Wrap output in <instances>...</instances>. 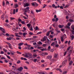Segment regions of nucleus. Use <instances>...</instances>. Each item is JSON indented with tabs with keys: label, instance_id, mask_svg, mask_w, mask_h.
Masks as SVG:
<instances>
[{
	"label": "nucleus",
	"instance_id": "nucleus-37",
	"mask_svg": "<svg viewBox=\"0 0 74 74\" xmlns=\"http://www.w3.org/2000/svg\"><path fill=\"white\" fill-rule=\"evenodd\" d=\"M69 22H73V20L71 19H69Z\"/></svg>",
	"mask_w": 74,
	"mask_h": 74
},
{
	"label": "nucleus",
	"instance_id": "nucleus-2",
	"mask_svg": "<svg viewBox=\"0 0 74 74\" xmlns=\"http://www.w3.org/2000/svg\"><path fill=\"white\" fill-rule=\"evenodd\" d=\"M67 62V60L66 59L65 60L62 62V64L64 66L66 65V64Z\"/></svg>",
	"mask_w": 74,
	"mask_h": 74
},
{
	"label": "nucleus",
	"instance_id": "nucleus-49",
	"mask_svg": "<svg viewBox=\"0 0 74 74\" xmlns=\"http://www.w3.org/2000/svg\"><path fill=\"white\" fill-rule=\"evenodd\" d=\"M55 25H56V24L54 23L53 24V25H52V26H53L54 27H55V26H56Z\"/></svg>",
	"mask_w": 74,
	"mask_h": 74
},
{
	"label": "nucleus",
	"instance_id": "nucleus-25",
	"mask_svg": "<svg viewBox=\"0 0 74 74\" xmlns=\"http://www.w3.org/2000/svg\"><path fill=\"white\" fill-rule=\"evenodd\" d=\"M73 63V62L72 61H71L69 63V65H71Z\"/></svg>",
	"mask_w": 74,
	"mask_h": 74
},
{
	"label": "nucleus",
	"instance_id": "nucleus-54",
	"mask_svg": "<svg viewBox=\"0 0 74 74\" xmlns=\"http://www.w3.org/2000/svg\"><path fill=\"white\" fill-rule=\"evenodd\" d=\"M37 59H35L34 60V62H36L37 61Z\"/></svg>",
	"mask_w": 74,
	"mask_h": 74
},
{
	"label": "nucleus",
	"instance_id": "nucleus-5",
	"mask_svg": "<svg viewBox=\"0 0 74 74\" xmlns=\"http://www.w3.org/2000/svg\"><path fill=\"white\" fill-rule=\"evenodd\" d=\"M8 45H9V47L12 49H13L12 48V45L10 44V43H7Z\"/></svg>",
	"mask_w": 74,
	"mask_h": 74
},
{
	"label": "nucleus",
	"instance_id": "nucleus-6",
	"mask_svg": "<svg viewBox=\"0 0 74 74\" xmlns=\"http://www.w3.org/2000/svg\"><path fill=\"white\" fill-rule=\"evenodd\" d=\"M23 69V67H20V68L18 69L17 70L18 71H22V70Z\"/></svg>",
	"mask_w": 74,
	"mask_h": 74
},
{
	"label": "nucleus",
	"instance_id": "nucleus-53",
	"mask_svg": "<svg viewBox=\"0 0 74 74\" xmlns=\"http://www.w3.org/2000/svg\"><path fill=\"white\" fill-rule=\"evenodd\" d=\"M9 51L11 53H14V51L12 50H10Z\"/></svg>",
	"mask_w": 74,
	"mask_h": 74
},
{
	"label": "nucleus",
	"instance_id": "nucleus-48",
	"mask_svg": "<svg viewBox=\"0 0 74 74\" xmlns=\"http://www.w3.org/2000/svg\"><path fill=\"white\" fill-rule=\"evenodd\" d=\"M23 2L24 4H25V3H26V0H23Z\"/></svg>",
	"mask_w": 74,
	"mask_h": 74
},
{
	"label": "nucleus",
	"instance_id": "nucleus-41",
	"mask_svg": "<svg viewBox=\"0 0 74 74\" xmlns=\"http://www.w3.org/2000/svg\"><path fill=\"white\" fill-rule=\"evenodd\" d=\"M6 56H7V58H8L9 59H11V58H10V57L9 56H8L7 55H6Z\"/></svg>",
	"mask_w": 74,
	"mask_h": 74
},
{
	"label": "nucleus",
	"instance_id": "nucleus-31",
	"mask_svg": "<svg viewBox=\"0 0 74 74\" xmlns=\"http://www.w3.org/2000/svg\"><path fill=\"white\" fill-rule=\"evenodd\" d=\"M38 30V27L37 26H36L35 28V30Z\"/></svg>",
	"mask_w": 74,
	"mask_h": 74
},
{
	"label": "nucleus",
	"instance_id": "nucleus-11",
	"mask_svg": "<svg viewBox=\"0 0 74 74\" xmlns=\"http://www.w3.org/2000/svg\"><path fill=\"white\" fill-rule=\"evenodd\" d=\"M28 54H27V53H26V54H25V55H24V57H25V58H29V56H28Z\"/></svg>",
	"mask_w": 74,
	"mask_h": 74
},
{
	"label": "nucleus",
	"instance_id": "nucleus-43",
	"mask_svg": "<svg viewBox=\"0 0 74 74\" xmlns=\"http://www.w3.org/2000/svg\"><path fill=\"white\" fill-rule=\"evenodd\" d=\"M13 14H15V9H14L13 11Z\"/></svg>",
	"mask_w": 74,
	"mask_h": 74
},
{
	"label": "nucleus",
	"instance_id": "nucleus-8",
	"mask_svg": "<svg viewBox=\"0 0 74 74\" xmlns=\"http://www.w3.org/2000/svg\"><path fill=\"white\" fill-rule=\"evenodd\" d=\"M1 30L2 31V32L3 33H5V29H4V28H1Z\"/></svg>",
	"mask_w": 74,
	"mask_h": 74
},
{
	"label": "nucleus",
	"instance_id": "nucleus-15",
	"mask_svg": "<svg viewBox=\"0 0 74 74\" xmlns=\"http://www.w3.org/2000/svg\"><path fill=\"white\" fill-rule=\"evenodd\" d=\"M29 5L28 4V3H26L25 4H24L23 5L25 7H27V6H28Z\"/></svg>",
	"mask_w": 74,
	"mask_h": 74
},
{
	"label": "nucleus",
	"instance_id": "nucleus-45",
	"mask_svg": "<svg viewBox=\"0 0 74 74\" xmlns=\"http://www.w3.org/2000/svg\"><path fill=\"white\" fill-rule=\"evenodd\" d=\"M49 35V32H48L46 35L47 36H48Z\"/></svg>",
	"mask_w": 74,
	"mask_h": 74
},
{
	"label": "nucleus",
	"instance_id": "nucleus-24",
	"mask_svg": "<svg viewBox=\"0 0 74 74\" xmlns=\"http://www.w3.org/2000/svg\"><path fill=\"white\" fill-rule=\"evenodd\" d=\"M27 26L28 27V28H30V24H27Z\"/></svg>",
	"mask_w": 74,
	"mask_h": 74
},
{
	"label": "nucleus",
	"instance_id": "nucleus-10",
	"mask_svg": "<svg viewBox=\"0 0 74 74\" xmlns=\"http://www.w3.org/2000/svg\"><path fill=\"white\" fill-rule=\"evenodd\" d=\"M4 14H3L1 16V19H2V20H3L4 21Z\"/></svg>",
	"mask_w": 74,
	"mask_h": 74
},
{
	"label": "nucleus",
	"instance_id": "nucleus-39",
	"mask_svg": "<svg viewBox=\"0 0 74 74\" xmlns=\"http://www.w3.org/2000/svg\"><path fill=\"white\" fill-rule=\"evenodd\" d=\"M10 4V3H9V2L8 1H6V5H7V4Z\"/></svg>",
	"mask_w": 74,
	"mask_h": 74
},
{
	"label": "nucleus",
	"instance_id": "nucleus-34",
	"mask_svg": "<svg viewBox=\"0 0 74 74\" xmlns=\"http://www.w3.org/2000/svg\"><path fill=\"white\" fill-rule=\"evenodd\" d=\"M3 50L4 51V52H7V50L5 49L4 48L3 49Z\"/></svg>",
	"mask_w": 74,
	"mask_h": 74
},
{
	"label": "nucleus",
	"instance_id": "nucleus-29",
	"mask_svg": "<svg viewBox=\"0 0 74 74\" xmlns=\"http://www.w3.org/2000/svg\"><path fill=\"white\" fill-rule=\"evenodd\" d=\"M41 74H47V72H42L41 73Z\"/></svg>",
	"mask_w": 74,
	"mask_h": 74
},
{
	"label": "nucleus",
	"instance_id": "nucleus-7",
	"mask_svg": "<svg viewBox=\"0 0 74 74\" xmlns=\"http://www.w3.org/2000/svg\"><path fill=\"white\" fill-rule=\"evenodd\" d=\"M57 43V42H52L51 44V46H53L54 45H56Z\"/></svg>",
	"mask_w": 74,
	"mask_h": 74
},
{
	"label": "nucleus",
	"instance_id": "nucleus-57",
	"mask_svg": "<svg viewBox=\"0 0 74 74\" xmlns=\"http://www.w3.org/2000/svg\"><path fill=\"white\" fill-rule=\"evenodd\" d=\"M9 64L10 65L9 66V67H10L11 66V65H12V64L11 63H9Z\"/></svg>",
	"mask_w": 74,
	"mask_h": 74
},
{
	"label": "nucleus",
	"instance_id": "nucleus-61",
	"mask_svg": "<svg viewBox=\"0 0 74 74\" xmlns=\"http://www.w3.org/2000/svg\"><path fill=\"white\" fill-rule=\"evenodd\" d=\"M59 20V18H56V21H57V22Z\"/></svg>",
	"mask_w": 74,
	"mask_h": 74
},
{
	"label": "nucleus",
	"instance_id": "nucleus-27",
	"mask_svg": "<svg viewBox=\"0 0 74 74\" xmlns=\"http://www.w3.org/2000/svg\"><path fill=\"white\" fill-rule=\"evenodd\" d=\"M69 26L66 25L65 26V28H67V29H70V28Z\"/></svg>",
	"mask_w": 74,
	"mask_h": 74
},
{
	"label": "nucleus",
	"instance_id": "nucleus-44",
	"mask_svg": "<svg viewBox=\"0 0 74 74\" xmlns=\"http://www.w3.org/2000/svg\"><path fill=\"white\" fill-rule=\"evenodd\" d=\"M52 7L53 8H55V5L54 4H53L52 5Z\"/></svg>",
	"mask_w": 74,
	"mask_h": 74
},
{
	"label": "nucleus",
	"instance_id": "nucleus-64",
	"mask_svg": "<svg viewBox=\"0 0 74 74\" xmlns=\"http://www.w3.org/2000/svg\"><path fill=\"white\" fill-rule=\"evenodd\" d=\"M4 61L5 63H8V61L6 60H5Z\"/></svg>",
	"mask_w": 74,
	"mask_h": 74
},
{
	"label": "nucleus",
	"instance_id": "nucleus-17",
	"mask_svg": "<svg viewBox=\"0 0 74 74\" xmlns=\"http://www.w3.org/2000/svg\"><path fill=\"white\" fill-rule=\"evenodd\" d=\"M12 39V37H10L9 38H7V40H11Z\"/></svg>",
	"mask_w": 74,
	"mask_h": 74
},
{
	"label": "nucleus",
	"instance_id": "nucleus-1",
	"mask_svg": "<svg viewBox=\"0 0 74 74\" xmlns=\"http://www.w3.org/2000/svg\"><path fill=\"white\" fill-rule=\"evenodd\" d=\"M25 12H28L29 13H30V11L29 10V7H27L26 8H25Z\"/></svg>",
	"mask_w": 74,
	"mask_h": 74
},
{
	"label": "nucleus",
	"instance_id": "nucleus-26",
	"mask_svg": "<svg viewBox=\"0 0 74 74\" xmlns=\"http://www.w3.org/2000/svg\"><path fill=\"white\" fill-rule=\"evenodd\" d=\"M71 40H73V39L74 38V36L73 35H72V36H71Z\"/></svg>",
	"mask_w": 74,
	"mask_h": 74
},
{
	"label": "nucleus",
	"instance_id": "nucleus-28",
	"mask_svg": "<svg viewBox=\"0 0 74 74\" xmlns=\"http://www.w3.org/2000/svg\"><path fill=\"white\" fill-rule=\"evenodd\" d=\"M60 48L61 49H63L64 48V47H63V46L62 45L60 46Z\"/></svg>",
	"mask_w": 74,
	"mask_h": 74
},
{
	"label": "nucleus",
	"instance_id": "nucleus-58",
	"mask_svg": "<svg viewBox=\"0 0 74 74\" xmlns=\"http://www.w3.org/2000/svg\"><path fill=\"white\" fill-rule=\"evenodd\" d=\"M18 21L20 22H22V20H21V19L18 18Z\"/></svg>",
	"mask_w": 74,
	"mask_h": 74
},
{
	"label": "nucleus",
	"instance_id": "nucleus-20",
	"mask_svg": "<svg viewBox=\"0 0 74 74\" xmlns=\"http://www.w3.org/2000/svg\"><path fill=\"white\" fill-rule=\"evenodd\" d=\"M23 43H21L18 44V46H19L20 47H21V46H22V45H23Z\"/></svg>",
	"mask_w": 74,
	"mask_h": 74
},
{
	"label": "nucleus",
	"instance_id": "nucleus-14",
	"mask_svg": "<svg viewBox=\"0 0 74 74\" xmlns=\"http://www.w3.org/2000/svg\"><path fill=\"white\" fill-rule=\"evenodd\" d=\"M61 40L62 42H63L64 41V40L63 39V36H62L61 37Z\"/></svg>",
	"mask_w": 74,
	"mask_h": 74
},
{
	"label": "nucleus",
	"instance_id": "nucleus-56",
	"mask_svg": "<svg viewBox=\"0 0 74 74\" xmlns=\"http://www.w3.org/2000/svg\"><path fill=\"white\" fill-rule=\"evenodd\" d=\"M29 35H33V33H32V32H30L29 33Z\"/></svg>",
	"mask_w": 74,
	"mask_h": 74
},
{
	"label": "nucleus",
	"instance_id": "nucleus-38",
	"mask_svg": "<svg viewBox=\"0 0 74 74\" xmlns=\"http://www.w3.org/2000/svg\"><path fill=\"white\" fill-rule=\"evenodd\" d=\"M42 45L43 47H45L47 46V44H44Z\"/></svg>",
	"mask_w": 74,
	"mask_h": 74
},
{
	"label": "nucleus",
	"instance_id": "nucleus-19",
	"mask_svg": "<svg viewBox=\"0 0 74 74\" xmlns=\"http://www.w3.org/2000/svg\"><path fill=\"white\" fill-rule=\"evenodd\" d=\"M63 26H64L63 25H62V26L60 25H59V28H62V27H63Z\"/></svg>",
	"mask_w": 74,
	"mask_h": 74
},
{
	"label": "nucleus",
	"instance_id": "nucleus-22",
	"mask_svg": "<svg viewBox=\"0 0 74 74\" xmlns=\"http://www.w3.org/2000/svg\"><path fill=\"white\" fill-rule=\"evenodd\" d=\"M31 12L32 15H34V11H33V10H31Z\"/></svg>",
	"mask_w": 74,
	"mask_h": 74
},
{
	"label": "nucleus",
	"instance_id": "nucleus-32",
	"mask_svg": "<svg viewBox=\"0 0 74 74\" xmlns=\"http://www.w3.org/2000/svg\"><path fill=\"white\" fill-rule=\"evenodd\" d=\"M57 55H56V54H54V58H57Z\"/></svg>",
	"mask_w": 74,
	"mask_h": 74
},
{
	"label": "nucleus",
	"instance_id": "nucleus-21",
	"mask_svg": "<svg viewBox=\"0 0 74 74\" xmlns=\"http://www.w3.org/2000/svg\"><path fill=\"white\" fill-rule=\"evenodd\" d=\"M36 12H41V10H36Z\"/></svg>",
	"mask_w": 74,
	"mask_h": 74
},
{
	"label": "nucleus",
	"instance_id": "nucleus-4",
	"mask_svg": "<svg viewBox=\"0 0 74 74\" xmlns=\"http://www.w3.org/2000/svg\"><path fill=\"white\" fill-rule=\"evenodd\" d=\"M52 56L51 55H49L47 57L46 59L50 60L52 58Z\"/></svg>",
	"mask_w": 74,
	"mask_h": 74
},
{
	"label": "nucleus",
	"instance_id": "nucleus-30",
	"mask_svg": "<svg viewBox=\"0 0 74 74\" xmlns=\"http://www.w3.org/2000/svg\"><path fill=\"white\" fill-rule=\"evenodd\" d=\"M38 44H39V45L40 44V45H42V43L40 41L39 42H38Z\"/></svg>",
	"mask_w": 74,
	"mask_h": 74
},
{
	"label": "nucleus",
	"instance_id": "nucleus-55",
	"mask_svg": "<svg viewBox=\"0 0 74 74\" xmlns=\"http://www.w3.org/2000/svg\"><path fill=\"white\" fill-rule=\"evenodd\" d=\"M15 36H16V37H21V36L18 35H16Z\"/></svg>",
	"mask_w": 74,
	"mask_h": 74
},
{
	"label": "nucleus",
	"instance_id": "nucleus-47",
	"mask_svg": "<svg viewBox=\"0 0 74 74\" xmlns=\"http://www.w3.org/2000/svg\"><path fill=\"white\" fill-rule=\"evenodd\" d=\"M37 1H38V2H39L40 4H41V1L40 0H37Z\"/></svg>",
	"mask_w": 74,
	"mask_h": 74
},
{
	"label": "nucleus",
	"instance_id": "nucleus-13",
	"mask_svg": "<svg viewBox=\"0 0 74 74\" xmlns=\"http://www.w3.org/2000/svg\"><path fill=\"white\" fill-rule=\"evenodd\" d=\"M33 40V38H27L25 40H27V41H31V40Z\"/></svg>",
	"mask_w": 74,
	"mask_h": 74
},
{
	"label": "nucleus",
	"instance_id": "nucleus-40",
	"mask_svg": "<svg viewBox=\"0 0 74 74\" xmlns=\"http://www.w3.org/2000/svg\"><path fill=\"white\" fill-rule=\"evenodd\" d=\"M47 49H41V51H46Z\"/></svg>",
	"mask_w": 74,
	"mask_h": 74
},
{
	"label": "nucleus",
	"instance_id": "nucleus-50",
	"mask_svg": "<svg viewBox=\"0 0 74 74\" xmlns=\"http://www.w3.org/2000/svg\"><path fill=\"white\" fill-rule=\"evenodd\" d=\"M10 19H11V20H13V19H15V18H13L12 17H11L10 18Z\"/></svg>",
	"mask_w": 74,
	"mask_h": 74
},
{
	"label": "nucleus",
	"instance_id": "nucleus-51",
	"mask_svg": "<svg viewBox=\"0 0 74 74\" xmlns=\"http://www.w3.org/2000/svg\"><path fill=\"white\" fill-rule=\"evenodd\" d=\"M67 54V51H65L64 54V56H65Z\"/></svg>",
	"mask_w": 74,
	"mask_h": 74
},
{
	"label": "nucleus",
	"instance_id": "nucleus-62",
	"mask_svg": "<svg viewBox=\"0 0 74 74\" xmlns=\"http://www.w3.org/2000/svg\"><path fill=\"white\" fill-rule=\"evenodd\" d=\"M68 60L69 61H70V60H71V58H70V57L68 58Z\"/></svg>",
	"mask_w": 74,
	"mask_h": 74
},
{
	"label": "nucleus",
	"instance_id": "nucleus-9",
	"mask_svg": "<svg viewBox=\"0 0 74 74\" xmlns=\"http://www.w3.org/2000/svg\"><path fill=\"white\" fill-rule=\"evenodd\" d=\"M27 33L26 32H24L23 33V35L24 37H26V35H27Z\"/></svg>",
	"mask_w": 74,
	"mask_h": 74
},
{
	"label": "nucleus",
	"instance_id": "nucleus-63",
	"mask_svg": "<svg viewBox=\"0 0 74 74\" xmlns=\"http://www.w3.org/2000/svg\"><path fill=\"white\" fill-rule=\"evenodd\" d=\"M21 23H22V24H25V21H22V22H21Z\"/></svg>",
	"mask_w": 74,
	"mask_h": 74
},
{
	"label": "nucleus",
	"instance_id": "nucleus-16",
	"mask_svg": "<svg viewBox=\"0 0 74 74\" xmlns=\"http://www.w3.org/2000/svg\"><path fill=\"white\" fill-rule=\"evenodd\" d=\"M48 38L47 36H44V38H43V40L44 41H46V40Z\"/></svg>",
	"mask_w": 74,
	"mask_h": 74
},
{
	"label": "nucleus",
	"instance_id": "nucleus-60",
	"mask_svg": "<svg viewBox=\"0 0 74 74\" xmlns=\"http://www.w3.org/2000/svg\"><path fill=\"white\" fill-rule=\"evenodd\" d=\"M17 53L18 54H21V53L19 51H17Z\"/></svg>",
	"mask_w": 74,
	"mask_h": 74
},
{
	"label": "nucleus",
	"instance_id": "nucleus-35",
	"mask_svg": "<svg viewBox=\"0 0 74 74\" xmlns=\"http://www.w3.org/2000/svg\"><path fill=\"white\" fill-rule=\"evenodd\" d=\"M67 71H64V72H63L62 73V74H67Z\"/></svg>",
	"mask_w": 74,
	"mask_h": 74
},
{
	"label": "nucleus",
	"instance_id": "nucleus-3",
	"mask_svg": "<svg viewBox=\"0 0 74 74\" xmlns=\"http://www.w3.org/2000/svg\"><path fill=\"white\" fill-rule=\"evenodd\" d=\"M28 47H29L28 48H27L28 50H30V49H34V47H32L30 48V47H31V45H28Z\"/></svg>",
	"mask_w": 74,
	"mask_h": 74
},
{
	"label": "nucleus",
	"instance_id": "nucleus-59",
	"mask_svg": "<svg viewBox=\"0 0 74 74\" xmlns=\"http://www.w3.org/2000/svg\"><path fill=\"white\" fill-rule=\"evenodd\" d=\"M41 33H42V32H38V33H37V34H41Z\"/></svg>",
	"mask_w": 74,
	"mask_h": 74
},
{
	"label": "nucleus",
	"instance_id": "nucleus-42",
	"mask_svg": "<svg viewBox=\"0 0 74 74\" xmlns=\"http://www.w3.org/2000/svg\"><path fill=\"white\" fill-rule=\"evenodd\" d=\"M67 25L68 26H70V25H71V24H70V23L69 22L67 24Z\"/></svg>",
	"mask_w": 74,
	"mask_h": 74
},
{
	"label": "nucleus",
	"instance_id": "nucleus-33",
	"mask_svg": "<svg viewBox=\"0 0 74 74\" xmlns=\"http://www.w3.org/2000/svg\"><path fill=\"white\" fill-rule=\"evenodd\" d=\"M17 64H19V63H21V61L18 60V61L17 62Z\"/></svg>",
	"mask_w": 74,
	"mask_h": 74
},
{
	"label": "nucleus",
	"instance_id": "nucleus-23",
	"mask_svg": "<svg viewBox=\"0 0 74 74\" xmlns=\"http://www.w3.org/2000/svg\"><path fill=\"white\" fill-rule=\"evenodd\" d=\"M2 5L3 7H4V5H5V1H3Z\"/></svg>",
	"mask_w": 74,
	"mask_h": 74
},
{
	"label": "nucleus",
	"instance_id": "nucleus-18",
	"mask_svg": "<svg viewBox=\"0 0 74 74\" xmlns=\"http://www.w3.org/2000/svg\"><path fill=\"white\" fill-rule=\"evenodd\" d=\"M18 7H19V6L18 5V4H16L15 5L14 8H18Z\"/></svg>",
	"mask_w": 74,
	"mask_h": 74
},
{
	"label": "nucleus",
	"instance_id": "nucleus-46",
	"mask_svg": "<svg viewBox=\"0 0 74 74\" xmlns=\"http://www.w3.org/2000/svg\"><path fill=\"white\" fill-rule=\"evenodd\" d=\"M43 5H44V6L43 7H42V8H45V7H46V6H47V5H46L45 4H44Z\"/></svg>",
	"mask_w": 74,
	"mask_h": 74
},
{
	"label": "nucleus",
	"instance_id": "nucleus-12",
	"mask_svg": "<svg viewBox=\"0 0 74 74\" xmlns=\"http://www.w3.org/2000/svg\"><path fill=\"white\" fill-rule=\"evenodd\" d=\"M27 54H28L29 55V56H30V57L29 56V58H32V54H30V53H27Z\"/></svg>",
	"mask_w": 74,
	"mask_h": 74
},
{
	"label": "nucleus",
	"instance_id": "nucleus-36",
	"mask_svg": "<svg viewBox=\"0 0 74 74\" xmlns=\"http://www.w3.org/2000/svg\"><path fill=\"white\" fill-rule=\"evenodd\" d=\"M30 30H31V31H33V27H32L30 28L29 29Z\"/></svg>",
	"mask_w": 74,
	"mask_h": 74
},
{
	"label": "nucleus",
	"instance_id": "nucleus-52",
	"mask_svg": "<svg viewBox=\"0 0 74 74\" xmlns=\"http://www.w3.org/2000/svg\"><path fill=\"white\" fill-rule=\"evenodd\" d=\"M70 48H71V47H70V46L67 49V50L69 51V49H70Z\"/></svg>",
	"mask_w": 74,
	"mask_h": 74
}]
</instances>
